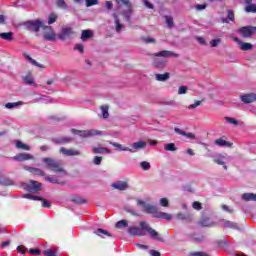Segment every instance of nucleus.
<instances>
[{
	"label": "nucleus",
	"mask_w": 256,
	"mask_h": 256,
	"mask_svg": "<svg viewBox=\"0 0 256 256\" xmlns=\"http://www.w3.org/2000/svg\"><path fill=\"white\" fill-rule=\"evenodd\" d=\"M100 111L103 119H107L109 117V106L107 105L101 106Z\"/></svg>",
	"instance_id": "34"
},
{
	"label": "nucleus",
	"mask_w": 256,
	"mask_h": 256,
	"mask_svg": "<svg viewBox=\"0 0 256 256\" xmlns=\"http://www.w3.org/2000/svg\"><path fill=\"white\" fill-rule=\"evenodd\" d=\"M22 197L23 199H30L32 201H41V197L35 196L33 194H24Z\"/></svg>",
	"instance_id": "37"
},
{
	"label": "nucleus",
	"mask_w": 256,
	"mask_h": 256,
	"mask_svg": "<svg viewBox=\"0 0 256 256\" xmlns=\"http://www.w3.org/2000/svg\"><path fill=\"white\" fill-rule=\"evenodd\" d=\"M56 5L57 7H59V9H63L64 11H67V9H69V6L65 2V0H58L56 2Z\"/></svg>",
	"instance_id": "36"
},
{
	"label": "nucleus",
	"mask_w": 256,
	"mask_h": 256,
	"mask_svg": "<svg viewBox=\"0 0 256 256\" xmlns=\"http://www.w3.org/2000/svg\"><path fill=\"white\" fill-rule=\"evenodd\" d=\"M245 11L246 13H256V5L255 4H248L246 7H245Z\"/></svg>",
	"instance_id": "41"
},
{
	"label": "nucleus",
	"mask_w": 256,
	"mask_h": 256,
	"mask_svg": "<svg viewBox=\"0 0 256 256\" xmlns=\"http://www.w3.org/2000/svg\"><path fill=\"white\" fill-rule=\"evenodd\" d=\"M60 153H62V155H65L66 157H76L78 155H81V152L79 150L66 149L64 147L60 148Z\"/></svg>",
	"instance_id": "13"
},
{
	"label": "nucleus",
	"mask_w": 256,
	"mask_h": 256,
	"mask_svg": "<svg viewBox=\"0 0 256 256\" xmlns=\"http://www.w3.org/2000/svg\"><path fill=\"white\" fill-rule=\"evenodd\" d=\"M26 27L30 31H34L37 33V31H39V29H43V27H45V24L41 20H35V21L27 22Z\"/></svg>",
	"instance_id": "9"
},
{
	"label": "nucleus",
	"mask_w": 256,
	"mask_h": 256,
	"mask_svg": "<svg viewBox=\"0 0 256 256\" xmlns=\"http://www.w3.org/2000/svg\"><path fill=\"white\" fill-rule=\"evenodd\" d=\"M137 207H141L144 213H148L149 215H154L156 219H165L166 221H171L173 219V215L166 212H158L157 207L153 204L145 202V200L136 199Z\"/></svg>",
	"instance_id": "2"
},
{
	"label": "nucleus",
	"mask_w": 256,
	"mask_h": 256,
	"mask_svg": "<svg viewBox=\"0 0 256 256\" xmlns=\"http://www.w3.org/2000/svg\"><path fill=\"white\" fill-rule=\"evenodd\" d=\"M165 151H177L175 143H168L164 146Z\"/></svg>",
	"instance_id": "44"
},
{
	"label": "nucleus",
	"mask_w": 256,
	"mask_h": 256,
	"mask_svg": "<svg viewBox=\"0 0 256 256\" xmlns=\"http://www.w3.org/2000/svg\"><path fill=\"white\" fill-rule=\"evenodd\" d=\"M42 163H44L47 169L53 171L54 173H59L61 177H65L67 175V171L63 169V164L59 160H55L53 158H42Z\"/></svg>",
	"instance_id": "3"
},
{
	"label": "nucleus",
	"mask_w": 256,
	"mask_h": 256,
	"mask_svg": "<svg viewBox=\"0 0 256 256\" xmlns=\"http://www.w3.org/2000/svg\"><path fill=\"white\" fill-rule=\"evenodd\" d=\"M220 43H221L220 38H216V39L210 41L211 47H218Z\"/></svg>",
	"instance_id": "51"
},
{
	"label": "nucleus",
	"mask_w": 256,
	"mask_h": 256,
	"mask_svg": "<svg viewBox=\"0 0 256 256\" xmlns=\"http://www.w3.org/2000/svg\"><path fill=\"white\" fill-rule=\"evenodd\" d=\"M13 159H14V161L23 162V161L33 160V159H35V157L31 154L19 153L16 156H14Z\"/></svg>",
	"instance_id": "15"
},
{
	"label": "nucleus",
	"mask_w": 256,
	"mask_h": 256,
	"mask_svg": "<svg viewBox=\"0 0 256 256\" xmlns=\"http://www.w3.org/2000/svg\"><path fill=\"white\" fill-rule=\"evenodd\" d=\"M41 101H45V96L39 95V96H37L36 98H34V99L31 101V103H39V102H41Z\"/></svg>",
	"instance_id": "56"
},
{
	"label": "nucleus",
	"mask_w": 256,
	"mask_h": 256,
	"mask_svg": "<svg viewBox=\"0 0 256 256\" xmlns=\"http://www.w3.org/2000/svg\"><path fill=\"white\" fill-rule=\"evenodd\" d=\"M226 229H239V226L235 222L226 221L225 222Z\"/></svg>",
	"instance_id": "40"
},
{
	"label": "nucleus",
	"mask_w": 256,
	"mask_h": 256,
	"mask_svg": "<svg viewBox=\"0 0 256 256\" xmlns=\"http://www.w3.org/2000/svg\"><path fill=\"white\" fill-rule=\"evenodd\" d=\"M243 201H256V194L254 193H244L242 194Z\"/></svg>",
	"instance_id": "33"
},
{
	"label": "nucleus",
	"mask_w": 256,
	"mask_h": 256,
	"mask_svg": "<svg viewBox=\"0 0 256 256\" xmlns=\"http://www.w3.org/2000/svg\"><path fill=\"white\" fill-rule=\"evenodd\" d=\"M75 31H73L72 28H63L59 37L63 40L65 39H71V37H74Z\"/></svg>",
	"instance_id": "14"
},
{
	"label": "nucleus",
	"mask_w": 256,
	"mask_h": 256,
	"mask_svg": "<svg viewBox=\"0 0 256 256\" xmlns=\"http://www.w3.org/2000/svg\"><path fill=\"white\" fill-rule=\"evenodd\" d=\"M71 133L73 135H78L79 137L87 138V137H95V135H101V131L91 129V130H77L71 129Z\"/></svg>",
	"instance_id": "6"
},
{
	"label": "nucleus",
	"mask_w": 256,
	"mask_h": 256,
	"mask_svg": "<svg viewBox=\"0 0 256 256\" xmlns=\"http://www.w3.org/2000/svg\"><path fill=\"white\" fill-rule=\"evenodd\" d=\"M22 79L26 85H35V80L33 79V75L31 74V72L24 75Z\"/></svg>",
	"instance_id": "23"
},
{
	"label": "nucleus",
	"mask_w": 256,
	"mask_h": 256,
	"mask_svg": "<svg viewBox=\"0 0 256 256\" xmlns=\"http://www.w3.org/2000/svg\"><path fill=\"white\" fill-rule=\"evenodd\" d=\"M24 169L32 173V175H38L39 177H45V172L39 168L25 166Z\"/></svg>",
	"instance_id": "17"
},
{
	"label": "nucleus",
	"mask_w": 256,
	"mask_h": 256,
	"mask_svg": "<svg viewBox=\"0 0 256 256\" xmlns=\"http://www.w3.org/2000/svg\"><path fill=\"white\" fill-rule=\"evenodd\" d=\"M229 21H235V14L231 10H228V16L227 19L225 20V23H229Z\"/></svg>",
	"instance_id": "47"
},
{
	"label": "nucleus",
	"mask_w": 256,
	"mask_h": 256,
	"mask_svg": "<svg viewBox=\"0 0 256 256\" xmlns=\"http://www.w3.org/2000/svg\"><path fill=\"white\" fill-rule=\"evenodd\" d=\"M143 5H145V7H147V9H153V4L151 2H149L148 0H142Z\"/></svg>",
	"instance_id": "60"
},
{
	"label": "nucleus",
	"mask_w": 256,
	"mask_h": 256,
	"mask_svg": "<svg viewBox=\"0 0 256 256\" xmlns=\"http://www.w3.org/2000/svg\"><path fill=\"white\" fill-rule=\"evenodd\" d=\"M165 23L169 29H173L175 27V23L173 22V17L172 16H165Z\"/></svg>",
	"instance_id": "35"
},
{
	"label": "nucleus",
	"mask_w": 256,
	"mask_h": 256,
	"mask_svg": "<svg viewBox=\"0 0 256 256\" xmlns=\"http://www.w3.org/2000/svg\"><path fill=\"white\" fill-rule=\"evenodd\" d=\"M112 187L114 189H118V191H127V189H129V184H127V182L124 181H118L113 183Z\"/></svg>",
	"instance_id": "18"
},
{
	"label": "nucleus",
	"mask_w": 256,
	"mask_h": 256,
	"mask_svg": "<svg viewBox=\"0 0 256 256\" xmlns=\"http://www.w3.org/2000/svg\"><path fill=\"white\" fill-rule=\"evenodd\" d=\"M24 57H25V59H27L28 61H30L31 65H35V67H43L41 64H39L38 62H36L33 58H31V56L25 54Z\"/></svg>",
	"instance_id": "43"
},
{
	"label": "nucleus",
	"mask_w": 256,
	"mask_h": 256,
	"mask_svg": "<svg viewBox=\"0 0 256 256\" xmlns=\"http://www.w3.org/2000/svg\"><path fill=\"white\" fill-rule=\"evenodd\" d=\"M192 207H193V209H195L196 211H201V209H202V206H201V203L200 202H193V204H192Z\"/></svg>",
	"instance_id": "57"
},
{
	"label": "nucleus",
	"mask_w": 256,
	"mask_h": 256,
	"mask_svg": "<svg viewBox=\"0 0 256 256\" xmlns=\"http://www.w3.org/2000/svg\"><path fill=\"white\" fill-rule=\"evenodd\" d=\"M215 145H218V147H225V140L217 139L215 140Z\"/></svg>",
	"instance_id": "61"
},
{
	"label": "nucleus",
	"mask_w": 256,
	"mask_h": 256,
	"mask_svg": "<svg viewBox=\"0 0 256 256\" xmlns=\"http://www.w3.org/2000/svg\"><path fill=\"white\" fill-rule=\"evenodd\" d=\"M170 77H171V74H169V72H165L164 74H155L156 81H161V82L169 81Z\"/></svg>",
	"instance_id": "26"
},
{
	"label": "nucleus",
	"mask_w": 256,
	"mask_h": 256,
	"mask_svg": "<svg viewBox=\"0 0 256 256\" xmlns=\"http://www.w3.org/2000/svg\"><path fill=\"white\" fill-rule=\"evenodd\" d=\"M93 37V31L91 30H83L81 35L82 41H87L88 39H91Z\"/></svg>",
	"instance_id": "30"
},
{
	"label": "nucleus",
	"mask_w": 256,
	"mask_h": 256,
	"mask_svg": "<svg viewBox=\"0 0 256 256\" xmlns=\"http://www.w3.org/2000/svg\"><path fill=\"white\" fill-rule=\"evenodd\" d=\"M43 254L45 256H57V251L56 250L47 249V250H44Z\"/></svg>",
	"instance_id": "48"
},
{
	"label": "nucleus",
	"mask_w": 256,
	"mask_h": 256,
	"mask_svg": "<svg viewBox=\"0 0 256 256\" xmlns=\"http://www.w3.org/2000/svg\"><path fill=\"white\" fill-rule=\"evenodd\" d=\"M16 149H22L23 151H31V147L21 141H16Z\"/></svg>",
	"instance_id": "32"
},
{
	"label": "nucleus",
	"mask_w": 256,
	"mask_h": 256,
	"mask_svg": "<svg viewBox=\"0 0 256 256\" xmlns=\"http://www.w3.org/2000/svg\"><path fill=\"white\" fill-rule=\"evenodd\" d=\"M92 151L93 153L99 154V155H103V154H110L111 150L105 148V147H92Z\"/></svg>",
	"instance_id": "22"
},
{
	"label": "nucleus",
	"mask_w": 256,
	"mask_h": 256,
	"mask_svg": "<svg viewBox=\"0 0 256 256\" xmlns=\"http://www.w3.org/2000/svg\"><path fill=\"white\" fill-rule=\"evenodd\" d=\"M212 157L214 163H217V165H225V156L222 154H214Z\"/></svg>",
	"instance_id": "25"
},
{
	"label": "nucleus",
	"mask_w": 256,
	"mask_h": 256,
	"mask_svg": "<svg viewBox=\"0 0 256 256\" xmlns=\"http://www.w3.org/2000/svg\"><path fill=\"white\" fill-rule=\"evenodd\" d=\"M225 119L231 125H235L236 127H237V125H239V121H237V119H235V118L226 117Z\"/></svg>",
	"instance_id": "49"
},
{
	"label": "nucleus",
	"mask_w": 256,
	"mask_h": 256,
	"mask_svg": "<svg viewBox=\"0 0 256 256\" xmlns=\"http://www.w3.org/2000/svg\"><path fill=\"white\" fill-rule=\"evenodd\" d=\"M21 105H25V102L18 101V102H8L5 104L6 109H17V107H21Z\"/></svg>",
	"instance_id": "24"
},
{
	"label": "nucleus",
	"mask_w": 256,
	"mask_h": 256,
	"mask_svg": "<svg viewBox=\"0 0 256 256\" xmlns=\"http://www.w3.org/2000/svg\"><path fill=\"white\" fill-rule=\"evenodd\" d=\"M117 229H123V227H129V222L127 220H120L116 223Z\"/></svg>",
	"instance_id": "38"
},
{
	"label": "nucleus",
	"mask_w": 256,
	"mask_h": 256,
	"mask_svg": "<svg viewBox=\"0 0 256 256\" xmlns=\"http://www.w3.org/2000/svg\"><path fill=\"white\" fill-rule=\"evenodd\" d=\"M42 29L43 38L46 41H55L57 39V34H55V30H53V27L44 24V27Z\"/></svg>",
	"instance_id": "8"
},
{
	"label": "nucleus",
	"mask_w": 256,
	"mask_h": 256,
	"mask_svg": "<svg viewBox=\"0 0 256 256\" xmlns=\"http://www.w3.org/2000/svg\"><path fill=\"white\" fill-rule=\"evenodd\" d=\"M73 141V138L71 137H59L54 139V143H58L60 145H65V143H71Z\"/></svg>",
	"instance_id": "27"
},
{
	"label": "nucleus",
	"mask_w": 256,
	"mask_h": 256,
	"mask_svg": "<svg viewBox=\"0 0 256 256\" xmlns=\"http://www.w3.org/2000/svg\"><path fill=\"white\" fill-rule=\"evenodd\" d=\"M147 147V142L145 141H137L130 144L129 153H137V151H141V149H145Z\"/></svg>",
	"instance_id": "10"
},
{
	"label": "nucleus",
	"mask_w": 256,
	"mask_h": 256,
	"mask_svg": "<svg viewBox=\"0 0 256 256\" xmlns=\"http://www.w3.org/2000/svg\"><path fill=\"white\" fill-rule=\"evenodd\" d=\"M99 0H86V7H93V5H98Z\"/></svg>",
	"instance_id": "50"
},
{
	"label": "nucleus",
	"mask_w": 256,
	"mask_h": 256,
	"mask_svg": "<svg viewBox=\"0 0 256 256\" xmlns=\"http://www.w3.org/2000/svg\"><path fill=\"white\" fill-rule=\"evenodd\" d=\"M9 245H11V240H7L5 242H2L0 244V249H5L6 247H9Z\"/></svg>",
	"instance_id": "62"
},
{
	"label": "nucleus",
	"mask_w": 256,
	"mask_h": 256,
	"mask_svg": "<svg viewBox=\"0 0 256 256\" xmlns=\"http://www.w3.org/2000/svg\"><path fill=\"white\" fill-rule=\"evenodd\" d=\"M18 253H21L22 255H25L27 253V248L23 245L17 247Z\"/></svg>",
	"instance_id": "58"
},
{
	"label": "nucleus",
	"mask_w": 256,
	"mask_h": 256,
	"mask_svg": "<svg viewBox=\"0 0 256 256\" xmlns=\"http://www.w3.org/2000/svg\"><path fill=\"white\" fill-rule=\"evenodd\" d=\"M140 227L130 226L128 227V233L131 237H145V235H150L151 239H155V241H159L163 243L165 239L162 238L161 234L157 232L155 229L151 228L147 221H140Z\"/></svg>",
	"instance_id": "1"
},
{
	"label": "nucleus",
	"mask_w": 256,
	"mask_h": 256,
	"mask_svg": "<svg viewBox=\"0 0 256 256\" xmlns=\"http://www.w3.org/2000/svg\"><path fill=\"white\" fill-rule=\"evenodd\" d=\"M21 187L24 191H28L29 193H39L43 185L38 181L30 180L29 182H22Z\"/></svg>",
	"instance_id": "5"
},
{
	"label": "nucleus",
	"mask_w": 256,
	"mask_h": 256,
	"mask_svg": "<svg viewBox=\"0 0 256 256\" xmlns=\"http://www.w3.org/2000/svg\"><path fill=\"white\" fill-rule=\"evenodd\" d=\"M241 101L243 103L249 104V103H255L256 101V94L255 93H250V94H245L240 97Z\"/></svg>",
	"instance_id": "16"
},
{
	"label": "nucleus",
	"mask_w": 256,
	"mask_h": 256,
	"mask_svg": "<svg viewBox=\"0 0 256 256\" xmlns=\"http://www.w3.org/2000/svg\"><path fill=\"white\" fill-rule=\"evenodd\" d=\"M30 255H41V251L39 249H30Z\"/></svg>",
	"instance_id": "63"
},
{
	"label": "nucleus",
	"mask_w": 256,
	"mask_h": 256,
	"mask_svg": "<svg viewBox=\"0 0 256 256\" xmlns=\"http://www.w3.org/2000/svg\"><path fill=\"white\" fill-rule=\"evenodd\" d=\"M187 91H189V88L187 86H180L178 88V95H185L187 94Z\"/></svg>",
	"instance_id": "46"
},
{
	"label": "nucleus",
	"mask_w": 256,
	"mask_h": 256,
	"mask_svg": "<svg viewBox=\"0 0 256 256\" xmlns=\"http://www.w3.org/2000/svg\"><path fill=\"white\" fill-rule=\"evenodd\" d=\"M234 41L237 43L241 51H251V49H253V44L251 43L243 42L239 38H234Z\"/></svg>",
	"instance_id": "12"
},
{
	"label": "nucleus",
	"mask_w": 256,
	"mask_h": 256,
	"mask_svg": "<svg viewBox=\"0 0 256 256\" xmlns=\"http://www.w3.org/2000/svg\"><path fill=\"white\" fill-rule=\"evenodd\" d=\"M176 218H177V219H180V221H187V219H188L187 215H185V214H183V213H178V214L176 215Z\"/></svg>",
	"instance_id": "59"
},
{
	"label": "nucleus",
	"mask_w": 256,
	"mask_h": 256,
	"mask_svg": "<svg viewBox=\"0 0 256 256\" xmlns=\"http://www.w3.org/2000/svg\"><path fill=\"white\" fill-rule=\"evenodd\" d=\"M57 21V14L52 13L48 16V25H53Z\"/></svg>",
	"instance_id": "45"
},
{
	"label": "nucleus",
	"mask_w": 256,
	"mask_h": 256,
	"mask_svg": "<svg viewBox=\"0 0 256 256\" xmlns=\"http://www.w3.org/2000/svg\"><path fill=\"white\" fill-rule=\"evenodd\" d=\"M160 205H161V207H169V199L161 198L160 199Z\"/></svg>",
	"instance_id": "52"
},
{
	"label": "nucleus",
	"mask_w": 256,
	"mask_h": 256,
	"mask_svg": "<svg viewBox=\"0 0 256 256\" xmlns=\"http://www.w3.org/2000/svg\"><path fill=\"white\" fill-rule=\"evenodd\" d=\"M201 225L202 227H213V225H215V223L213 221H211V219L207 218L201 221Z\"/></svg>",
	"instance_id": "39"
},
{
	"label": "nucleus",
	"mask_w": 256,
	"mask_h": 256,
	"mask_svg": "<svg viewBox=\"0 0 256 256\" xmlns=\"http://www.w3.org/2000/svg\"><path fill=\"white\" fill-rule=\"evenodd\" d=\"M0 39H3L4 41H13V32L0 33Z\"/></svg>",
	"instance_id": "31"
},
{
	"label": "nucleus",
	"mask_w": 256,
	"mask_h": 256,
	"mask_svg": "<svg viewBox=\"0 0 256 256\" xmlns=\"http://www.w3.org/2000/svg\"><path fill=\"white\" fill-rule=\"evenodd\" d=\"M174 131L178 135H182L183 137H186V139H191V140L195 139V134H193L191 132H185L179 128H175Z\"/></svg>",
	"instance_id": "20"
},
{
	"label": "nucleus",
	"mask_w": 256,
	"mask_h": 256,
	"mask_svg": "<svg viewBox=\"0 0 256 256\" xmlns=\"http://www.w3.org/2000/svg\"><path fill=\"white\" fill-rule=\"evenodd\" d=\"M110 145H112V147H115L118 151H124L129 153V147L123 144H119L117 142H110Z\"/></svg>",
	"instance_id": "28"
},
{
	"label": "nucleus",
	"mask_w": 256,
	"mask_h": 256,
	"mask_svg": "<svg viewBox=\"0 0 256 256\" xmlns=\"http://www.w3.org/2000/svg\"><path fill=\"white\" fill-rule=\"evenodd\" d=\"M240 35L244 38H249L255 33V26H244L239 29Z\"/></svg>",
	"instance_id": "11"
},
{
	"label": "nucleus",
	"mask_w": 256,
	"mask_h": 256,
	"mask_svg": "<svg viewBox=\"0 0 256 256\" xmlns=\"http://www.w3.org/2000/svg\"><path fill=\"white\" fill-rule=\"evenodd\" d=\"M140 167L143 171H149V169H151V163L147 161H142L140 162Z\"/></svg>",
	"instance_id": "42"
},
{
	"label": "nucleus",
	"mask_w": 256,
	"mask_h": 256,
	"mask_svg": "<svg viewBox=\"0 0 256 256\" xmlns=\"http://www.w3.org/2000/svg\"><path fill=\"white\" fill-rule=\"evenodd\" d=\"M201 103H202L201 100H197V101H195V103L189 105L188 109H197V107H199L201 105Z\"/></svg>",
	"instance_id": "53"
},
{
	"label": "nucleus",
	"mask_w": 256,
	"mask_h": 256,
	"mask_svg": "<svg viewBox=\"0 0 256 256\" xmlns=\"http://www.w3.org/2000/svg\"><path fill=\"white\" fill-rule=\"evenodd\" d=\"M125 210L127 211V213H130V215H133L134 217H139V212L136 210H133L131 208H125Z\"/></svg>",
	"instance_id": "54"
},
{
	"label": "nucleus",
	"mask_w": 256,
	"mask_h": 256,
	"mask_svg": "<svg viewBox=\"0 0 256 256\" xmlns=\"http://www.w3.org/2000/svg\"><path fill=\"white\" fill-rule=\"evenodd\" d=\"M149 254L151 256H161V253H159L157 250H150Z\"/></svg>",
	"instance_id": "64"
},
{
	"label": "nucleus",
	"mask_w": 256,
	"mask_h": 256,
	"mask_svg": "<svg viewBox=\"0 0 256 256\" xmlns=\"http://www.w3.org/2000/svg\"><path fill=\"white\" fill-rule=\"evenodd\" d=\"M154 57H157L154 59V64L156 67H165L167 64V58L169 57H179L175 52L169 51V50H164L160 52H156L154 54Z\"/></svg>",
	"instance_id": "4"
},
{
	"label": "nucleus",
	"mask_w": 256,
	"mask_h": 256,
	"mask_svg": "<svg viewBox=\"0 0 256 256\" xmlns=\"http://www.w3.org/2000/svg\"><path fill=\"white\" fill-rule=\"evenodd\" d=\"M102 161H103V157H101V156H95L93 159L94 165H101Z\"/></svg>",
	"instance_id": "55"
},
{
	"label": "nucleus",
	"mask_w": 256,
	"mask_h": 256,
	"mask_svg": "<svg viewBox=\"0 0 256 256\" xmlns=\"http://www.w3.org/2000/svg\"><path fill=\"white\" fill-rule=\"evenodd\" d=\"M113 17H114L116 33H121V31H123V29H125V25H123L121 23V20H119V16H117V14L114 13Z\"/></svg>",
	"instance_id": "19"
},
{
	"label": "nucleus",
	"mask_w": 256,
	"mask_h": 256,
	"mask_svg": "<svg viewBox=\"0 0 256 256\" xmlns=\"http://www.w3.org/2000/svg\"><path fill=\"white\" fill-rule=\"evenodd\" d=\"M95 235H98V237H102L105 239V237H111V234L107 232V230H103L101 228L94 231Z\"/></svg>",
	"instance_id": "29"
},
{
	"label": "nucleus",
	"mask_w": 256,
	"mask_h": 256,
	"mask_svg": "<svg viewBox=\"0 0 256 256\" xmlns=\"http://www.w3.org/2000/svg\"><path fill=\"white\" fill-rule=\"evenodd\" d=\"M117 5H125L127 10L122 12V15L126 19V21H131V13H133V10L131 9V2L129 0H116Z\"/></svg>",
	"instance_id": "7"
},
{
	"label": "nucleus",
	"mask_w": 256,
	"mask_h": 256,
	"mask_svg": "<svg viewBox=\"0 0 256 256\" xmlns=\"http://www.w3.org/2000/svg\"><path fill=\"white\" fill-rule=\"evenodd\" d=\"M60 177H63L61 176V174H59L58 176H54V177H51V176H46L45 177V181H48V183H53L55 185H61V180L59 179Z\"/></svg>",
	"instance_id": "21"
}]
</instances>
